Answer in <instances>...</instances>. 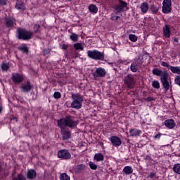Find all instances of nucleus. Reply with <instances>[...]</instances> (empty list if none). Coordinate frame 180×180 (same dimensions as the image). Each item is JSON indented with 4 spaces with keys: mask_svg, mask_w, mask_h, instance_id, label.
Segmentation results:
<instances>
[{
    "mask_svg": "<svg viewBox=\"0 0 180 180\" xmlns=\"http://www.w3.org/2000/svg\"><path fill=\"white\" fill-rule=\"evenodd\" d=\"M78 124L77 121L74 120V117L72 115H67L65 118L58 120V126L60 129H63L67 126L71 129L75 127Z\"/></svg>",
    "mask_w": 180,
    "mask_h": 180,
    "instance_id": "obj_1",
    "label": "nucleus"
},
{
    "mask_svg": "<svg viewBox=\"0 0 180 180\" xmlns=\"http://www.w3.org/2000/svg\"><path fill=\"white\" fill-rule=\"evenodd\" d=\"M72 99L73 101L71 103V108L73 109H81L82 103L84 102V96L79 94H72Z\"/></svg>",
    "mask_w": 180,
    "mask_h": 180,
    "instance_id": "obj_2",
    "label": "nucleus"
},
{
    "mask_svg": "<svg viewBox=\"0 0 180 180\" xmlns=\"http://www.w3.org/2000/svg\"><path fill=\"white\" fill-rule=\"evenodd\" d=\"M160 81L163 88H165L166 91H168L170 88L171 77H169V74L167 73V71L163 72L162 77H160Z\"/></svg>",
    "mask_w": 180,
    "mask_h": 180,
    "instance_id": "obj_3",
    "label": "nucleus"
},
{
    "mask_svg": "<svg viewBox=\"0 0 180 180\" xmlns=\"http://www.w3.org/2000/svg\"><path fill=\"white\" fill-rule=\"evenodd\" d=\"M87 56L92 60H100L101 61L105 60V54L98 50L88 51Z\"/></svg>",
    "mask_w": 180,
    "mask_h": 180,
    "instance_id": "obj_4",
    "label": "nucleus"
},
{
    "mask_svg": "<svg viewBox=\"0 0 180 180\" xmlns=\"http://www.w3.org/2000/svg\"><path fill=\"white\" fill-rule=\"evenodd\" d=\"M18 38L19 40H30L32 39V36H33V33L32 32L25 30L24 29H18Z\"/></svg>",
    "mask_w": 180,
    "mask_h": 180,
    "instance_id": "obj_5",
    "label": "nucleus"
},
{
    "mask_svg": "<svg viewBox=\"0 0 180 180\" xmlns=\"http://www.w3.org/2000/svg\"><path fill=\"white\" fill-rule=\"evenodd\" d=\"M106 74L108 72H106V70L103 68H97L96 70L93 72V77L96 79H98V78H105L106 77Z\"/></svg>",
    "mask_w": 180,
    "mask_h": 180,
    "instance_id": "obj_6",
    "label": "nucleus"
},
{
    "mask_svg": "<svg viewBox=\"0 0 180 180\" xmlns=\"http://www.w3.org/2000/svg\"><path fill=\"white\" fill-rule=\"evenodd\" d=\"M124 82L127 85V88L131 89L136 84V80L134 79V76L131 75H128L124 79Z\"/></svg>",
    "mask_w": 180,
    "mask_h": 180,
    "instance_id": "obj_7",
    "label": "nucleus"
},
{
    "mask_svg": "<svg viewBox=\"0 0 180 180\" xmlns=\"http://www.w3.org/2000/svg\"><path fill=\"white\" fill-rule=\"evenodd\" d=\"M162 11L163 13H170L171 11H172V2L171 0L163 1Z\"/></svg>",
    "mask_w": 180,
    "mask_h": 180,
    "instance_id": "obj_8",
    "label": "nucleus"
},
{
    "mask_svg": "<svg viewBox=\"0 0 180 180\" xmlns=\"http://www.w3.org/2000/svg\"><path fill=\"white\" fill-rule=\"evenodd\" d=\"M58 157L60 160H70L71 159V153L67 149H61L58 152Z\"/></svg>",
    "mask_w": 180,
    "mask_h": 180,
    "instance_id": "obj_9",
    "label": "nucleus"
},
{
    "mask_svg": "<svg viewBox=\"0 0 180 180\" xmlns=\"http://www.w3.org/2000/svg\"><path fill=\"white\" fill-rule=\"evenodd\" d=\"M119 4H117L114 6L116 13H120L124 11V8H127V3L123 0H118Z\"/></svg>",
    "mask_w": 180,
    "mask_h": 180,
    "instance_id": "obj_10",
    "label": "nucleus"
},
{
    "mask_svg": "<svg viewBox=\"0 0 180 180\" xmlns=\"http://www.w3.org/2000/svg\"><path fill=\"white\" fill-rule=\"evenodd\" d=\"M11 79L14 84H21V82H23L25 78L23 77V75L19 73H13Z\"/></svg>",
    "mask_w": 180,
    "mask_h": 180,
    "instance_id": "obj_11",
    "label": "nucleus"
},
{
    "mask_svg": "<svg viewBox=\"0 0 180 180\" xmlns=\"http://www.w3.org/2000/svg\"><path fill=\"white\" fill-rule=\"evenodd\" d=\"M33 88V86L30 84V81L27 80L26 83H24L21 85L20 89L21 92H30L32 91V89Z\"/></svg>",
    "mask_w": 180,
    "mask_h": 180,
    "instance_id": "obj_12",
    "label": "nucleus"
},
{
    "mask_svg": "<svg viewBox=\"0 0 180 180\" xmlns=\"http://www.w3.org/2000/svg\"><path fill=\"white\" fill-rule=\"evenodd\" d=\"M110 140L113 147H120L122 146V139L117 136H112Z\"/></svg>",
    "mask_w": 180,
    "mask_h": 180,
    "instance_id": "obj_13",
    "label": "nucleus"
},
{
    "mask_svg": "<svg viewBox=\"0 0 180 180\" xmlns=\"http://www.w3.org/2000/svg\"><path fill=\"white\" fill-rule=\"evenodd\" d=\"M27 178L29 180L36 179V178H37V173L36 172V170L33 169H29L27 172Z\"/></svg>",
    "mask_w": 180,
    "mask_h": 180,
    "instance_id": "obj_14",
    "label": "nucleus"
},
{
    "mask_svg": "<svg viewBox=\"0 0 180 180\" xmlns=\"http://www.w3.org/2000/svg\"><path fill=\"white\" fill-rule=\"evenodd\" d=\"M141 133H143L141 130L137 129L136 128L129 129V134L131 137H140Z\"/></svg>",
    "mask_w": 180,
    "mask_h": 180,
    "instance_id": "obj_15",
    "label": "nucleus"
},
{
    "mask_svg": "<svg viewBox=\"0 0 180 180\" xmlns=\"http://www.w3.org/2000/svg\"><path fill=\"white\" fill-rule=\"evenodd\" d=\"M163 34L165 37H171V27L168 25H165L163 27Z\"/></svg>",
    "mask_w": 180,
    "mask_h": 180,
    "instance_id": "obj_16",
    "label": "nucleus"
},
{
    "mask_svg": "<svg viewBox=\"0 0 180 180\" xmlns=\"http://www.w3.org/2000/svg\"><path fill=\"white\" fill-rule=\"evenodd\" d=\"M61 134L63 140H68L71 137V131L65 129L61 130Z\"/></svg>",
    "mask_w": 180,
    "mask_h": 180,
    "instance_id": "obj_17",
    "label": "nucleus"
},
{
    "mask_svg": "<svg viewBox=\"0 0 180 180\" xmlns=\"http://www.w3.org/2000/svg\"><path fill=\"white\" fill-rule=\"evenodd\" d=\"M165 126L167 127V129H174L176 124H175V121L174 120H167L165 121Z\"/></svg>",
    "mask_w": 180,
    "mask_h": 180,
    "instance_id": "obj_18",
    "label": "nucleus"
},
{
    "mask_svg": "<svg viewBox=\"0 0 180 180\" xmlns=\"http://www.w3.org/2000/svg\"><path fill=\"white\" fill-rule=\"evenodd\" d=\"M140 8L142 13H147V12H148V8H150V6H148V3L147 1H145L141 4Z\"/></svg>",
    "mask_w": 180,
    "mask_h": 180,
    "instance_id": "obj_19",
    "label": "nucleus"
},
{
    "mask_svg": "<svg viewBox=\"0 0 180 180\" xmlns=\"http://www.w3.org/2000/svg\"><path fill=\"white\" fill-rule=\"evenodd\" d=\"M90 13L95 15L98 13V7L95 4H90L88 7Z\"/></svg>",
    "mask_w": 180,
    "mask_h": 180,
    "instance_id": "obj_20",
    "label": "nucleus"
},
{
    "mask_svg": "<svg viewBox=\"0 0 180 180\" xmlns=\"http://www.w3.org/2000/svg\"><path fill=\"white\" fill-rule=\"evenodd\" d=\"M5 22L7 27H13V24L15 23V20L12 18H6Z\"/></svg>",
    "mask_w": 180,
    "mask_h": 180,
    "instance_id": "obj_21",
    "label": "nucleus"
},
{
    "mask_svg": "<svg viewBox=\"0 0 180 180\" xmlns=\"http://www.w3.org/2000/svg\"><path fill=\"white\" fill-rule=\"evenodd\" d=\"M122 172H124L125 175H130L133 174V167H131V166H125L122 170Z\"/></svg>",
    "mask_w": 180,
    "mask_h": 180,
    "instance_id": "obj_22",
    "label": "nucleus"
},
{
    "mask_svg": "<svg viewBox=\"0 0 180 180\" xmlns=\"http://www.w3.org/2000/svg\"><path fill=\"white\" fill-rule=\"evenodd\" d=\"M94 158L97 162H101V161L105 160V156H103V154L102 153H96Z\"/></svg>",
    "mask_w": 180,
    "mask_h": 180,
    "instance_id": "obj_23",
    "label": "nucleus"
},
{
    "mask_svg": "<svg viewBox=\"0 0 180 180\" xmlns=\"http://www.w3.org/2000/svg\"><path fill=\"white\" fill-rule=\"evenodd\" d=\"M169 70L173 74L180 75V66H170Z\"/></svg>",
    "mask_w": 180,
    "mask_h": 180,
    "instance_id": "obj_24",
    "label": "nucleus"
},
{
    "mask_svg": "<svg viewBox=\"0 0 180 180\" xmlns=\"http://www.w3.org/2000/svg\"><path fill=\"white\" fill-rule=\"evenodd\" d=\"M152 73L153 74V75L161 77H162V74H164V72L158 68H153L152 70Z\"/></svg>",
    "mask_w": 180,
    "mask_h": 180,
    "instance_id": "obj_25",
    "label": "nucleus"
},
{
    "mask_svg": "<svg viewBox=\"0 0 180 180\" xmlns=\"http://www.w3.org/2000/svg\"><path fill=\"white\" fill-rule=\"evenodd\" d=\"M15 8L16 9L24 11L25 9V3L22 1H18L15 4Z\"/></svg>",
    "mask_w": 180,
    "mask_h": 180,
    "instance_id": "obj_26",
    "label": "nucleus"
},
{
    "mask_svg": "<svg viewBox=\"0 0 180 180\" xmlns=\"http://www.w3.org/2000/svg\"><path fill=\"white\" fill-rule=\"evenodd\" d=\"M86 168V166L84 164L79 165L75 168V172L77 174H79L81 171H85V169Z\"/></svg>",
    "mask_w": 180,
    "mask_h": 180,
    "instance_id": "obj_27",
    "label": "nucleus"
},
{
    "mask_svg": "<svg viewBox=\"0 0 180 180\" xmlns=\"http://www.w3.org/2000/svg\"><path fill=\"white\" fill-rule=\"evenodd\" d=\"M140 66H139L138 65H136V63H134V62H133L131 64L130 66V70L132 72H137V71H139V70H140Z\"/></svg>",
    "mask_w": 180,
    "mask_h": 180,
    "instance_id": "obj_28",
    "label": "nucleus"
},
{
    "mask_svg": "<svg viewBox=\"0 0 180 180\" xmlns=\"http://www.w3.org/2000/svg\"><path fill=\"white\" fill-rule=\"evenodd\" d=\"M144 60L143 58L139 56L138 58H136L134 60V63L139 65L141 68V65H143Z\"/></svg>",
    "mask_w": 180,
    "mask_h": 180,
    "instance_id": "obj_29",
    "label": "nucleus"
},
{
    "mask_svg": "<svg viewBox=\"0 0 180 180\" xmlns=\"http://www.w3.org/2000/svg\"><path fill=\"white\" fill-rule=\"evenodd\" d=\"M18 50H20V51H22V53H24L25 54H27V53H29V49H27V46L25 44H22L20 47H18Z\"/></svg>",
    "mask_w": 180,
    "mask_h": 180,
    "instance_id": "obj_30",
    "label": "nucleus"
},
{
    "mask_svg": "<svg viewBox=\"0 0 180 180\" xmlns=\"http://www.w3.org/2000/svg\"><path fill=\"white\" fill-rule=\"evenodd\" d=\"M74 47L75 50H80V51L84 50V44L82 43H75L74 44Z\"/></svg>",
    "mask_w": 180,
    "mask_h": 180,
    "instance_id": "obj_31",
    "label": "nucleus"
},
{
    "mask_svg": "<svg viewBox=\"0 0 180 180\" xmlns=\"http://www.w3.org/2000/svg\"><path fill=\"white\" fill-rule=\"evenodd\" d=\"M79 38V35H78L77 34L75 33H72L70 36V40H72V41H78V39Z\"/></svg>",
    "mask_w": 180,
    "mask_h": 180,
    "instance_id": "obj_32",
    "label": "nucleus"
},
{
    "mask_svg": "<svg viewBox=\"0 0 180 180\" xmlns=\"http://www.w3.org/2000/svg\"><path fill=\"white\" fill-rule=\"evenodd\" d=\"M173 171L175 174H178L179 175H180V164L179 163L175 164L174 165Z\"/></svg>",
    "mask_w": 180,
    "mask_h": 180,
    "instance_id": "obj_33",
    "label": "nucleus"
},
{
    "mask_svg": "<svg viewBox=\"0 0 180 180\" xmlns=\"http://www.w3.org/2000/svg\"><path fill=\"white\" fill-rule=\"evenodd\" d=\"M150 11H151L152 13H153V14L158 13V11H159L158 6L152 5L150 6Z\"/></svg>",
    "mask_w": 180,
    "mask_h": 180,
    "instance_id": "obj_34",
    "label": "nucleus"
},
{
    "mask_svg": "<svg viewBox=\"0 0 180 180\" xmlns=\"http://www.w3.org/2000/svg\"><path fill=\"white\" fill-rule=\"evenodd\" d=\"M60 180H70V178L67 173H63L60 175Z\"/></svg>",
    "mask_w": 180,
    "mask_h": 180,
    "instance_id": "obj_35",
    "label": "nucleus"
},
{
    "mask_svg": "<svg viewBox=\"0 0 180 180\" xmlns=\"http://www.w3.org/2000/svg\"><path fill=\"white\" fill-rule=\"evenodd\" d=\"M13 180H26V177L22 174H18L16 177H13Z\"/></svg>",
    "mask_w": 180,
    "mask_h": 180,
    "instance_id": "obj_36",
    "label": "nucleus"
},
{
    "mask_svg": "<svg viewBox=\"0 0 180 180\" xmlns=\"http://www.w3.org/2000/svg\"><path fill=\"white\" fill-rule=\"evenodd\" d=\"M129 40H131V41L136 43V41L137 40L138 37H137V36H136V34H130L129 35Z\"/></svg>",
    "mask_w": 180,
    "mask_h": 180,
    "instance_id": "obj_37",
    "label": "nucleus"
},
{
    "mask_svg": "<svg viewBox=\"0 0 180 180\" xmlns=\"http://www.w3.org/2000/svg\"><path fill=\"white\" fill-rule=\"evenodd\" d=\"M1 68L2 71H8L9 70V64L2 63L1 65Z\"/></svg>",
    "mask_w": 180,
    "mask_h": 180,
    "instance_id": "obj_38",
    "label": "nucleus"
},
{
    "mask_svg": "<svg viewBox=\"0 0 180 180\" xmlns=\"http://www.w3.org/2000/svg\"><path fill=\"white\" fill-rule=\"evenodd\" d=\"M89 165L91 168V169H93L94 171L98 169V165L96 164H95L94 162H89Z\"/></svg>",
    "mask_w": 180,
    "mask_h": 180,
    "instance_id": "obj_39",
    "label": "nucleus"
},
{
    "mask_svg": "<svg viewBox=\"0 0 180 180\" xmlns=\"http://www.w3.org/2000/svg\"><path fill=\"white\" fill-rule=\"evenodd\" d=\"M152 86L153 88H155L156 89H159L160 88V82L157 80H154L152 83Z\"/></svg>",
    "mask_w": 180,
    "mask_h": 180,
    "instance_id": "obj_40",
    "label": "nucleus"
},
{
    "mask_svg": "<svg viewBox=\"0 0 180 180\" xmlns=\"http://www.w3.org/2000/svg\"><path fill=\"white\" fill-rule=\"evenodd\" d=\"M53 98L55 99H60V98H61V93L58 92V91H56L53 94Z\"/></svg>",
    "mask_w": 180,
    "mask_h": 180,
    "instance_id": "obj_41",
    "label": "nucleus"
},
{
    "mask_svg": "<svg viewBox=\"0 0 180 180\" xmlns=\"http://www.w3.org/2000/svg\"><path fill=\"white\" fill-rule=\"evenodd\" d=\"M161 65L162 67H165V68H169V67H171V65H169V63L164 61L161 62Z\"/></svg>",
    "mask_w": 180,
    "mask_h": 180,
    "instance_id": "obj_42",
    "label": "nucleus"
},
{
    "mask_svg": "<svg viewBox=\"0 0 180 180\" xmlns=\"http://www.w3.org/2000/svg\"><path fill=\"white\" fill-rule=\"evenodd\" d=\"M39 30H40V25H37V24L34 25V32L35 33H37V32H39Z\"/></svg>",
    "mask_w": 180,
    "mask_h": 180,
    "instance_id": "obj_43",
    "label": "nucleus"
},
{
    "mask_svg": "<svg viewBox=\"0 0 180 180\" xmlns=\"http://www.w3.org/2000/svg\"><path fill=\"white\" fill-rule=\"evenodd\" d=\"M161 136H162V134L158 133L156 135L153 136V139H155V140H160L161 139Z\"/></svg>",
    "mask_w": 180,
    "mask_h": 180,
    "instance_id": "obj_44",
    "label": "nucleus"
},
{
    "mask_svg": "<svg viewBox=\"0 0 180 180\" xmlns=\"http://www.w3.org/2000/svg\"><path fill=\"white\" fill-rule=\"evenodd\" d=\"M111 20H117L118 19H120V16H117V15H112L110 18Z\"/></svg>",
    "mask_w": 180,
    "mask_h": 180,
    "instance_id": "obj_45",
    "label": "nucleus"
},
{
    "mask_svg": "<svg viewBox=\"0 0 180 180\" xmlns=\"http://www.w3.org/2000/svg\"><path fill=\"white\" fill-rule=\"evenodd\" d=\"M145 101H147V102H151L152 101H155V99L151 96H148L145 99Z\"/></svg>",
    "mask_w": 180,
    "mask_h": 180,
    "instance_id": "obj_46",
    "label": "nucleus"
},
{
    "mask_svg": "<svg viewBox=\"0 0 180 180\" xmlns=\"http://www.w3.org/2000/svg\"><path fill=\"white\" fill-rule=\"evenodd\" d=\"M68 49V44H64L62 45V49L63 50H67Z\"/></svg>",
    "mask_w": 180,
    "mask_h": 180,
    "instance_id": "obj_47",
    "label": "nucleus"
},
{
    "mask_svg": "<svg viewBox=\"0 0 180 180\" xmlns=\"http://www.w3.org/2000/svg\"><path fill=\"white\" fill-rule=\"evenodd\" d=\"M144 160L145 161H151V157L150 155H146Z\"/></svg>",
    "mask_w": 180,
    "mask_h": 180,
    "instance_id": "obj_48",
    "label": "nucleus"
},
{
    "mask_svg": "<svg viewBox=\"0 0 180 180\" xmlns=\"http://www.w3.org/2000/svg\"><path fill=\"white\" fill-rule=\"evenodd\" d=\"M0 5H6V1L5 0H0Z\"/></svg>",
    "mask_w": 180,
    "mask_h": 180,
    "instance_id": "obj_49",
    "label": "nucleus"
},
{
    "mask_svg": "<svg viewBox=\"0 0 180 180\" xmlns=\"http://www.w3.org/2000/svg\"><path fill=\"white\" fill-rule=\"evenodd\" d=\"M154 176H155V173H150L149 175V178L152 179L154 178Z\"/></svg>",
    "mask_w": 180,
    "mask_h": 180,
    "instance_id": "obj_50",
    "label": "nucleus"
},
{
    "mask_svg": "<svg viewBox=\"0 0 180 180\" xmlns=\"http://www.w3.org/2000/svg\"><path fill=\"white\" fill-rule=\"evenodd\" d=\"M2 109H3V108H2V103H0V113L2 112Z\"/></svg>",
    "mask_w": 180,
    "mask_h": 180,
    "instance_id": "obj_51",
    "label": "nucleus"
},
{
    "mask_svg": "<svg viewBox=\"0 0 180 180\" xmlns=\"http://www.w3.org/2000/svg\"><path fill=\"white\" fill-rule=\"evenodd\" d=\"M2 171H4V169L2 168V166L0 165V174L2 172Z\"/></svg>",
    "mask_w": 180,
    "mask_h": 180,
    "instance_id": "obj_52",
    "label": "nucleus"
},
{
    "mask_svg": "<svg viewBox=\"0 0 180 180\" xmlns=\"http://www.w3.org/2000/svg\"><path fill=\"white\" fill-rule=\"evenodd\" d=\"M174 41H175L176 43H178V41H179L178 38H175V39H174Z\"/></svg>",
    "mask_w": 180,
    "mask_h": 180,
    "instance_id": "obj_53",
    "label": "nucleus"
},
{
    "mask_svg": "<svg viewBox=\"0 0 180 180\" xmlns=\"http://www.w3.org/2000/svg\"><path fill=\"white\" fill-rule=\"evenodd\" d=\"M14 119H15V117H13L11 118V120H14Z\"/></svg>",
    "mask_w": 180,
    "mask_h": 180,
    "instance_id": "obj_54",
    "label": "nucleus"
},
{
    "mask_svg": "<svg viewBox=\"0 0 180 180\" xmlns=\"http://www.w3.org/2000/svg\"><path fill=\"white\" fill-rule=\"evenodd\" d=\"M122 64H124V62L122 61Z\"/></svg>",
    "mask_w": 180,
    "mask_h": 180,
    "instance_id": "obj_55",
    "label": "nucleus"
}]
</instances>
